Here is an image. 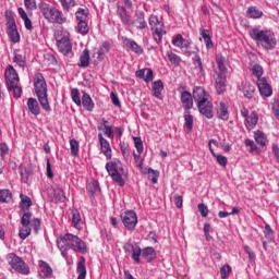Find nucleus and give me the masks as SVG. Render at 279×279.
<instances>
[{
    "label": "nucleus",
    "mask_w": 279,
    "mask_h": 279,
    "mask_svg": "<svg viewBox=\"0 0 279 279\" xmlns=\"http://www.w3.org/2000/svg\"><path fill=\"white\" fill-rule=\"evenodd\" d=\"M57 244L59 250L62 252V256H64V252L69 250H73L76 254H86V252H88L86 242L72 233L61 235L57 240Z\"/></svg>",
    "instance_id": "f257e3e1"
},
{
    "label": "nucleus",
    "mask_w": 279,
    "mask_h": 279,
    "mask_svg": "<svg viewBox=\"0 0 279 279\" xmlns=\"http://www.w3.org/2000/svg\"><path fill=\"white\" fill-rule=\"evenodd\" d=\"M34 88L43 110H45V112H51V105H49V94H47V81L40 72L34 75Z\"/></svg>",
    "instance_id": "f03ea898"
},
{
    "label": "nucleus",
    "mask_w": 279,
    "mask_h": 279,
    "mask_svg": "<svg viewBox=\"0 0 279 279\" xmlns=\"http://www.w3.org/2000/svg\"><path fill=\"white\" fill-rule=\"evenodd\" d=\"M250 36L252 40H255L263 49L266 51H271L276 49L278 40L276 39V34L271 31H260L258 28H253L250 31Z\"/></svg>",
    "instance_id": "7ed1b4c3"
},
{
    "label": "nucleus",
    "mask_w": 279,
    "mask_h": 279,
    "mask_svg": "<svg viewBox=\"0 0 279 279\" xmlns=\"http://www.w3.org/2000/svg\"><path fill=\"white\" fill-rule=\"evenodd\" d=\"M40 12L48 21V23H53L58 25H62L66 23V17H64V14H62V11L58 10L56 7H50L49 4H43L40 7Z\"/></svg>",
    "instance_id": "20e7f679"
},
{
    "label": "nucleus",
    "mask_w": 279,
    "mask_h": 279,
    "mask_svg": "<svg viewBox=\"0 0 279 279\" xmlns=\"http://www.w3.org/2000/svg\"><path fill=\"white\" fill-rule=\"evenodd\" d=\"M148 25L155 43L160 45V43H162V36L167 34V31H165V22L160 21L156 15L153 14L148 19Z\"/></svg>",
    "instance_id": "39448f33"
},
{
    "label": "nucleus",
    "mask_w": 279,
    "mask_h": 279,
    "mask_svg": "<svg viewBox=\"0 0 279 279\" xmlns=\"http://www.w3.org/2000/svg\"><path fill=\"white\" fill-rule=\"evenodd\" d=\"M106 169L116 184L125 186V180H123V163H121V161L107 162Z\"/></svg>",
    "instance_id": "423d86ee"
},
{
    "label": "nucleus",
    "mask_w": 279,
    "mask_h": 279,
    "mask_svg": "<svg viewBox=\"0 0 279 279\" xmlns=\"http://www.w3.org/2000/svg\"><path fill=\"white\" fill-rule=\"evenodd\" d=\"M7 262L14 271H17V274H22V276H29V266H27L25 260L15 253H9L7 255Z\"/></svg>",
    "instance_id": "0eeeda50"
},
{
    "label": "nucleus",
    "mask_w": 279,
    "mask_h": 279,
    "mask_svg": "<svg viewBox=\"0 0 279 279\" xmlns=\"http://www.w3.org/2000/svg\"><path fill=\"white\" fill-rule=\"evenodd\" d=\"M5 21H7V34L11 40V43H21V35L19 34V29L16 28V20H14V15L12 12H5Z\"/></svg>",
    "instance_id": "6e6552de"
},
{
    "label": "nucleus",
    "mask_w": 279,
    "mask_h": 279,
    "mask_svg": "<svg viewBox=\"0 0 279 279\" xmlns=\"http://www.w3.org/2000/svg\"><path fill=\"white\" fill-rule=\"evenodd\" d=\"M191 44L192 41L189 39H184L181 34H178L173 39H172V45L174 47H178L185 56H193L195 51H191Z\"/></svg>",
    "instance_id": "1a4fd4ad"
},
{
    "label": "nucleus",
    "mask_w": 279,
    "mask_h": 279,
    "mask_svg": "<svg viewBox=\"0 0 279 279\" xmlns=\"http://www.w3.org/2000/svg\"><path fill=\"white\" fill-rule=\"evenodd\" d=\"M121 220L126 230H134L138 223V216L134 210H128L121 214Z\"/></svg>",
    "instance_id": "9d476101"
},
{
    "label": "nucleus",
    "mask_w": 279,
    "mask_h": 279,
    "mask_svg": "<svg viewBox=\"0 0 279 279\" xmlns=\"http://www.w3.org/2000/svg\"><path fill=\"white\" fill-rule=\"evenodd\" d=\"M29 219H32V213L26 211L23 214L21 219L22 228L20 229V238L23 240L27 239L32 234V227L29 226Z\"/></svg>",
    "instance_id": "9b49d317"
},
{
    "label": "nucleus",
    "mask_w": 279,
    "mask_h": 279,
    "mask_svg": "<svg viewBox=\"0 0 279 279\" xmlns=\"http://www.w3.org/2000/svg\"><path fill=\"white\" fill-rule=\"evenodd\" d=\"M193 99L196 106H199L206 104V101H210V94H208L204 87L196 86L193 89Z\"/></svg>",
    "instance_id": "f8f14e48"
},
{
    "label": "nucleus",
    "mask_w": 279,
    "mask_h": 279,
    "mask_svg": "<svg viewBox=\"0 0 279 279\" xmlns=\"http://www.w3.org/2000/svg\"><path fill=\"white\" fill-rule=\"evenodd\" d=\"M135 29H147V21H145V12L135 11V14L132 20H130V24Z\"/></svg>",
    "instance_id": "ddd939ff"
},
{
    "label": "nucleus",
    "mask_w": 279,
    "mask_h": 279,
    "mask_svg": "<svg viewBox=\"0 0 279 279\" xmlns=\"http://www.w3.org/2000/svg\"><path fill=\"white\" fill-rule=\"evenodd\" d=\"M4 77H5V84L7 86H14L15 84H19V73L14 69L13 65H8L4 71Z\"/></svg>",
    "instance_id": "4468645a"
},
{
    "label": "nucleus",
    "mask_w": 279,
    "mask_h": 279,
    "mask_svg": "<svg viewBox=\"0 0 279 279\" xmlns=\"http://www.w3.org/2000/svg\"><path fill=\"white\" fill-rule=\"evenodd\" d=\"M123 250L125 254H130V252H132L133 260H135V263H141V255L143 254L141 246L134 245L132 243H125Z\"/></svg>",
    "instance_id": "2eb2a0df"
},
{
    "label": "nucleus",
    "mask_w": 279,
    "mask_h": 279,
    "mask_svg": "<svg viewBox=\"0 0 279 279\" xmlns=\"http://www.w3.org/2000/svg\"><path fill=\"white\" fill-rule=\"evenodd\" d=\"M257 88L262 97H271L274 95V89H271V85L267 83L265 77L257 80Z\"/></svg>",
    "instance_id": "dca6fc26"
},
{
    "label": "nucleus",
    "mask_w": 279,
    "mask_h": 279,
    "mask_svg": "<svg viewBox=\"0 0 279 279\" xmlns=\"http://www.w3.org/2000/svg\"><path fill=\"white\" fill-rule=\"evenodd\" d=\"M57 47L60 53H63V56H69V53L73 51V44H71V39H69L68 37H63L57 40Z\"/></svg>",
    "instance_id": "f3484780"
},
{
    "label": "nucleus",
    "mask_w": 279,
    "mask_h": 279,
    "mask_svg": "<svg viewBox=\"0 0 279 279\" xmlns=\"http://www.w3.org/2000/svg\"><path fill=\"white\" fill-rule=\"evenodd\" d=\"M179 93H181V104L184 110H191L193 108V95H191L190 92L184 90V87H180Z\"/></svg>",
    "instance_id": "a211bd4d"
},
{
    "label": "nucleus",
    "mask_w": 279,
    "mask_h": 279,
    "mask_svg": "<svg viewBox=\"0 0 279 279\" xmlns=\"http://www.w3.org/2000/svg\"><path fill=\"white\" fill-rule=\"evenodd\" d=\"M98 141L100 143V149L104 153V156H106L107 160L112 159V148L110 147V142L104 137V134H98Z\"/></svg>",
    "instance_id": "6ab92c4d"
},
{
    "label": "nucleus",
    "mask_w": 279,
    "mask_h": 279,
    "mask_svg": "<svg viewBox=\"0 0 279 279\" xmlns=\"http://www.w3.org/2000/svg\"><path fill=\"white\" fill-rule=\"evenodd\" d=\"M197 108L201 114H203V117H206V119H213V117H215V112L213 110V102L210 100L197 105Z\"/></svg>",
    "instance_id": "aec40b11"
},
{
    "label": "nucleus",
    "mask_w": 279,
    "mask_h": 279,
    "mask_svg": "<svg viewBox=\"0 0 279 279\" xmlns=\"http://www.w3.org/2000/svg\"><path fill=\"white\" fill-rule=\"evenodd\" d=\"M213 145H218L217 140H210L208 143V147H209V151L211 154V156H214V158H216L218 165H220V167H227L228 165V158L223 155H217L215 153V149H213Z\"/></svg>",
    "instance_id": "412c9836"
},
{
    "label": "nucleus",
    "mask_w": 279,
    "mask_h": 279,
    "mask_svg": "<svg viewBox=\"0 0 279 279\" xmlns=\"http://www.w3.org/2000/svg\"><path fill=\"white\" fill-rule=\"evenodd\" d=\"M226 82H227L226 74H216L215 88L218 95H223V93H226V88H227Z\"/></svg>",
    "instance_id": "4be33fe9"
},
{
    "label": "nucleus",
    "mask_w": 279,
    "mask_h": 279,
    "mask_svg": "<svg viewBox=\"0 0 279 279\" xmlns=\"http://www.w3.org/2000/svg\"><path fill=\"white\" fill-rule=\"evenodd\" d=\"M122 43L126 47V49H130L134 53H143V48L136 44V41L128 38V37H122Z\"/></svg>",
    "instance_id": "5701e85b"
},
{
    "label": "nucleus",
    "mask_w": 279,
    "mask_h": 279,
    "mask_svg": "<svg viewBox=\"0 0 279 279\" xmlns=\"http://www.w3.org/2000/svg\"><path fill=\"white\" fill-rule=\"evenodd\" d=\"M136 77L144 80V82H154V71L151 69H143L135 72Z\"/></svg>",
    "instance_id": "b1692460"
},
{
    "label": "nucleus",
    "mask_w": 279,
    "mask_h": 279,
    "mask_svg": "<svg viewBox=\"0 0 279 279\" xmlns=\"http://www.w3.org/2000/svg\"><path fill=\"white\" fill-rule=\"evenodd\" d=\"M216 64L218 68V72L216 71V74L226 75L228 73V68H226V57H223V54H216Z\"/></svg>",
    "instance_id": "393cba45"
},
{
    "label": "nucleus",
    "mask_w": 279,
    "mask_h": 279,
    "mask_svg": "<svg viewBox=\"0 0 279 279\" xmlns=\"http://www.w3.org/2000/svg\"><path fill=\"white\" fill-rule=\"evenodd\" d=\"M217 117L221 121H228L230 119V111L228 110V105L221 101L217 108Z\"/></svg>",
    "instance_id": "a878e982"
},
{
    "label": "nucleus",
    "mask_w": 279,
    "mask_h": 279,
    "mask_svg": "<svg viewBox=\"0 0 279 279\" xmlns=\"http://www.w3.org/2000/svg\"><path fill=\"white\" fill-rule=\"evenodd\" d=\"M81 104L87 112H93L95 110V102L93 101V98H90V95L86 94V92H83Z\"/></svg>",
    "instance_id": "bb28decb"
},
{
    "label": "nucleus",
    "mask_w": 279,
    "mask_h": 279,
    "mask_svg": "<svg viewBox=\"0 0 279 279\" xmlns=\"http://www.w3.org/2000/svg\"><path fill=\"white\" fill-rule=\"evenodd\" d=\"M242 93L246 99H252L254 93H256V86L252 85L250 82H244L242 84Z\"/></svg>",
    "instance_id": "cd10ccee"
},
{
    "label": "nucleus",
    "mask_w": 279,
    "mask_h": 279,
    "mask_svg": "<svg viewBox=\"0 0 279 279\" xmlns=\"http://www.w3.org/2000/svg\"><path fill=\"white\" fill-rule=\"evenodd\" d=\"M76 274H78L77 279H86V258H84V256L80 257L76 266Z\"/></svg>",
    "instance_id": "c85d7f7f"
},
{
    "label": "nucleus",
    "mask_w": 279,
    "mask_h": 279,
    "mask_svg": "<svg viewBox=\"0 0 279 279\" xmlns=\"http://www.w3.org/2000/svg\"><path fill=\"white\" fill-rule=\"evenodd\" d=\"M27 108L34 117H38V114H40V105H38V100H36V98H28Z\"/></svg>",
    "instance_id": "c756f323"
},
{
    "label": "nucleus",
    "mask_w": 279,
    "mask_h": 279,
    "mask_svg": "<svg viewBox=\"0 0 279 279\" xmlns=\"http://www.w3.org/2000/svg\"><path fill=\"white\" fill-rule=\"evenodd\" d=\"M89 65H90V52L88 51V49H85L80 56L78 66L81 69H88Z\"/></svg>",
    "instance_id": "7c9ffc66"
},
{
    "label": "nucleus",
    "mask_w": 279,
    "mask_h": 279,
    "mask_svg": "<svg viewBox=\"0 0 279 279\" xmlns=\"http://www.w3.org/2000/svg\"><path fill=\"white\" fill-rule=\"evenodd\" d=\"M162 90H165V85L161 80L153 83V95L156 99H162Z\"/></svg>",
    "instance_id": "2f4dec72"
},
{
    "label": "nucleus",
    "mask_w": 279,
    "mask_h": 279,
    "mask_svg": "<svg viewBox=\"0 0 279 279\" xmlns=\"http://www.w3.org/2000/svg\"><path fill=\"white\" fill-rule=\"evenodd\" d=\"M247 130H254L258 123V113L253 111L248 117L245 119Z\"/></svg>",
    "instance_id": "473e14b6"
},
{
    "label": "nucleus",
    "mask_w": 279,
    "mask_h": 279,
    "mask_svg": "<svg viewBox=\"0 0 279 279\" xmlns=\"http://www.w3.org/2000/svg\"><path fill=\"white\" fill-rule=\"evenodd\" d=\"M117 14L118 16H120V20L124 25H130L131 19H130V15L128 14V10H125L124 7L118 5Z\"/></svg>",
    "instance_id": "72a5a7b5"
},
{
    "label": "nucleus",
    "mask_w": 279,
    "mask_h": 279,
    "mask_svg": "<svg viewBox=\"0 0 279 279\" xmlns=\"http://www.w3.org/2000/svg\"><path fill=\"white\" fill-rule=\"evenodd\" d=\"M72 223L76 230H82L84 222L82 221V216L80 215V211H72Z\"/></svg>",
    "instance_id": "f704fd0d"
},
{
    "label": "nucleus",
    "mask_w": 279,
    "mask_h": 279,
    "mask_svg": "<svg viewBox=\"0 0 279 279\" xmlns=\"http://www.w3.org/2000/svg\"><path fill=\"white\" fill-rule=\"evenodd\" d=\"M142 256L147 259L148 263H151V260L156 259V250L151 246L145 247L142 251Z\"/></svg>",
    "instance_id": "c9c22d12"
},
{
    "label": "nucleus",
    "mask_w": 279,
    "mask_h": 279,
    "mask_svg": "<svg viewBox=\"0 0 279 279\" xmlns=\"http://www.w3.org/2000/svg\"><path fill=\"white\" fill-rule=\"evenodd\" d=\"M250 71L254 77H257V80H263V74L265 73L263 65L255 63L250 68Z\"/></svg>",
    "instance_id": "e433bc0d"
},
{
    "label": "nucleus",
    "mask_w": 279,
    "mask_h": 279,
    "mask_svg": "<svg viewBox=\"0 0 279 279\" xmlns=\"http://www.w3.org/2000/svg\"><path fill=\"white\" fill-rule=\"evenodd\" d=\"M248 19H260L263 16V11L258 7H250L246 11Z\"/></svg>",
    "instance_id": "4c0bfd02"
},
{
    "label": "nucleus",
    "mask_w": 279,
    "mask_h": 279,
    "mask_svg": "<svg viewBox=\"0 0 279 279\" xmlns=\"http://www.w3.org/2000/svg\"><path fill=\"white\" fill-rule=\"evenodd\" d=\"M77 22H88V8H80L75 13Z\"/></svg>",
    "instance_id": "58836bf2"
},
{
    "label": "nucleus",
    "mask_w": 279,
    "mask_h": 279,
    "mask_svg": "<svg viewBox=\"0 0 279 279\" xmlns=\"http://www.w3.org/2000/svg\"><path fill=\"white\" fill-rule=\"evenodd\" d=\"M167 57H168L170 64H172L174 66H180V64L182 62V58H180V56H178L175 52L170 50V51H167Z\"/></svg>",
    "instance_id": "ea45409f"
},
{
    "label": "nucleus",
    "mask_w": 279,
    "mask_h": 279,
    "mask_svg": "<svg viewBox=\"0 0 279 279\" xmlns=\"http://www.w3.org/2000/svg\"><path fill=\"white\" fill-rule=\"evenodd\" d=\"M20 208H22L23 210H28L29 208H32V198H29V196L25 194H20Z\"/></svg>",
    "instance_id": "a19ab883"
},
{
    "label": "nucleus",
    "mask_w": 279,
    "mask_h": 279,
    "mask_svg": "<svg viewBox=\"0 0 279 279\" xmlns=\"http://www.w3.org/2000/svg\"><path fill=\"white\" fill-rule=\"evenodd\" d=\"M13 62L21 69H25L27 66V58L23 54L14 53Z\"/></svg>",
    "instance_id": "79ce46f5"
},
{
    "label": "nucleus",
    "mask_w": 279,
    "mask_h": 279,
    "mask_svg": "<svg viewBox=\"0 0 279 279\" xmlns=\"http://www.w3.org/2000/svg\"><path fill=\"white\" fill-rule=\"evenodd\" d=\"M254 140L257 145H260V147H265L267 143V137L265 136V133H263V131H255Z\"/></svg>",
    "instance_id": "37998d69"
},
{
    "label": "nucleus",
    "mask_w": 279,
    "mask_h": 279,
    "mask_svg": "<svg viewBox=\"0 0 279 279\" xmlns=\"http://www.w3.org/2000/svg\"><path fill=\"white\" fill-rule=\"evenodd\" d=\"M12 202V192L10 190H0V203L10 204Z\"/></svg>",
    "instance_id": "c03bdc74"
},
{
    "label": "nucleus",
    "mask_w": 279,
    "mask_h": 279,
    "mask_svg": "<svg viewBox=\"0 0 279 279\" xmlns=\"http://www.w3.org/2000/svg\"><path fill=\"white\" fill-rule=\"evenodd\" d=\"M77 34H81L82 36H86L88 34V22H77V26L75 27Z\"/></svg>",
    "instance_id": "a18cd8bd"
},
{
    "label": "nucleus",
    "mask_w": 279,
    "mask_h": 279,
    "mask_svg": "<svg viewBox=\"0 0 279 279\" xmlns=\"http://www.w3.org/2000/svg\"><path fill=\"white\" fill-rule=\"evenodd\" d=\"M53 195H54V199L56 202H66V195L64 194V190L57 187L53 190Z\"/></svg>",
    "instance_id": "49530a36"
},
{
    "label": "nucleus",
    "mask_w": 279,
    "mask_h": 279,
    "mask_svg": "<svg viewBox=\"0 0 279 279\" xmlns=\"http://www.w3.org/2000/svg\"><path fill=\"white\" fill-rule=\"evenodd\" d=\"M39 269H40L41 274H44L46 277H49V276H51V274H53L51 266H49V264H47V262H40Z\"/></svg>",
    "instance_id": "de8ad7c7"
},
{
    "label": "nucleus",
    "mask_w": 279,
    "mask_h": 279,
    "mask_svg": "<svg viewBox=\"0 0 279 279\" xmlns=\"http://www.w3.org/2000/svg\"><path fill=\"white\" fill-rule=\"evenodd\" d=\"M8 90H12L13 92V97H15V99H19L21 97V95L23 94V88H21V86H19V83H15L12 86H7Z\"/></svg>",
    "instance_id": "09e8293b"
},
{
    "label": "nucleus",
    "mask_w": 279,
    "mask_h": 279,
    "mask_svg": "<svg viewBox=\"0 0 279 279\" xmlns=\"http://www.w3.org/2000/svg\"><path fill=\"white\" fill-rule=\"evenodd\" d=\"M71 156H77L80 154V142L73 138L70 141Z\"/></svg>",
    "instance_id": "8fccbe9b"
},
{
    "label": "nucleus",
    "mask_w": 279,
    "mask_h": 279,
    "mask_svg": "<svg viewBox=\"0 0 279 279\" xmlns=\"http://www.w3.org/2000/svg\"><path fill=\"white\" fill-rule=\"evenodd\" d=\"M158 178H160V172L149 168L148 169V180H150L153 182V184H158Z\"/></svg>",
    "instance_id": "3c124183"
},
{
    "label": "nucleus",
    "mask_w": 279,
    "mask_h": 279,
    "mask_svg": "<svg viewBox=\"0 0 279 279\" xmlns=\"http://www.w3.org/2000/svg\"><path fill=\"white\" fill-rule=\"evenodd\" d=\"M71 97H72V101H74V104L76 106H82V98L80 97V89L73 88L71 90Z\"/></svg>",
    "instance_id": "603ef678"
},
{
    "label": "nucleus",
    "mask_w": 279,
    "mask_h": 279,
    "mask_svg": "<svg viewBox=\"0 0 279 279\" xmlns=\"http://www.w3.org/2000/svg\"><path fill=\"white\" fill-rule=\"evenodd\" d=\"M183 117L185 121V128L189 130V132H191V130H193V114L185 112Z\"/></svg>",
    "instance_id": "864d4df0"
},
{
    "label": "nucleus",
    "mask_w": 279,
    "mask_h": 279,
    "mask_svg": "<svg viewBox=\"0 0 279 279\" xmlns=\"http://www.w3.org/2000/svg\"><path fill=\"white\" fill-rule=\"evenodd\" d=\"M230 274H232V267L230 265H223L221 268H220V277L222 279H226L230 276Z\"/></svg>",
    "instance_id": "5fc2aeb1"
},
{
    "label": "nucleus",
    "mask_w": 279,
    "mask_h": 279,
    "mask_svg": "<svg viewBox=\"0 0 279 279\" xmlns=\"http://www.w3.org/2000/svg\"><path fill=\"white\" fill-rule=\"evenodd\" d=\"M108 51H110V43L105 41V43H102L100 48L96 51V54L99 58L100 56H104V53H108Z\"/></svg>",
    "instance_id": "6e6d98bb"
},
{
    "label": "nucleus",
    "mask_w": 279,
    "mask_h": 279,
    "mask_svg": "<svg viewBox=\"0 0 279 279\" xmlns=\"http://www.w3.org/2000/svg\"><path fill=\"white\" fill-rule=\"evenodd\" d=\"M63 10H71V8H75V0H59Z\"/></svg>",
    "instance_id": "4d7b16f0"
},
{
    "label": "nucleus",
    "mask_w": 279,
    "mask_h": 279,
    "mask_svg": "<svg viewBox=\"0 0 279 279\" xmlns=\"http://www.w3.org/2000/svg\"><path fill=\"white\" fill-rule=\"evenodd\" d=\"M135 149L137 150V154H143L144 147H143V140L141 137H133Z\"/></svg>",
    "instance_id": "13d9d810"
},
{
    "label": "nucleus",
    "mask_w": 279,
    "mask_h": 279,
    "mask_svg": "<svg viewBox=\"0 0 279 279\" xmlns=\"http://www.w3.org/2000/svg\"><path fill=\"white\" fill-rule=\"evenodd\" d=\"M193 62H194V64H197V69L199 71V73L202 75H204V65L202 63V58L199 57V54H195Z\"/></svg>",
    "instance_id": "bf43d9fd"
},
{
    "label": "nucleus",
    "mask_w": 279,
    "mask_h": 279,
    "mask_svg": "<svg viewBox=\"0 0 279 279\" xmlns=\"http://www.w3.org/2000/svg\"><path fill=\"white\" fill-rule=\"evenodd\" d=\"M24 5L31 12L37 8L36 0H24Z\"/></svg>",
    "instance_id": "052dcab7"
},
{
    "label": "nucleus",
    "mask_w": 279,
    "mask_h": 279,
    "mask_svg": "<svg viewBox=\"0 0 279 279\" xmlns=\"http://www.w3.org/2000/svg\"><path fill=\"white\" fill-rule=\"evenodd\" d=\"M29 227L33 228V230H35L36 232H38V230H40V219H29Z\"/></svg>",
    "instance_id": "680f3d73"
},
{
    "label": "nucleus",
    "mask_w": 279,
    "mask_h": 279,
    "mask_svg": "<svg viewBox=\"0 0 279 279\" xmlns=\"http://www.w3.org/2000/svg\"><path fill=\"white\" fill-rule=\"evenodd\" d=\"M264 234L267 239H274V229H271V226L265 225Z\"/></svg>",
    "instance_id": "e2e57ef3"
},
{
    "label": "nucleus",
    "mask_w": 279,
    "mask_h": 279,
    "mask_svg": "<svg viewBox=\"0 0 279 279\" xmlns=\"http://www.w3.org/2000/svg\"><path fill=\"white\" fill-rule=\"evenodd\" d=\"M198 213H201L202 217H208V206L206 204H198Z\"/></svg>",
    "instance_id": "0e129e2a"
},
{
    "label": "nucleus",
    "mask_w": 279,
    "mask_h": 279,
    "mask_svg": "<svg viewBox=\"0 0 279 279\" xmlns=\"http://www.w3.org/2000/svg\"><path fill=\"white\" fill-rule=\"evenodd\" d=\"M120 150L122 153L123 158H130V149H128V146L125 144L120 145Z\"/></svg>",
    "instance_id": "69168bd1"
},
{
    "label": "nucleus",
    "mask_w": 279,
    "mask_h": 279,
    "mask_svg": "<svg viewBox=\"0 0 279 279\" xmlns=\"http://www.w3.org/2000/svg\"><path fill=\"white\" fill-rule=\"evenodd\" d=\"M173 199H174V204L177 206V208H182V204H183V198L180 194H175L173 196Z\"/></svg>",
    "instance_id": "338daca9"
},
{
    "label": "nucleus",
    "mask_w": 279,
    "mask_h": 279,
    "mask_svg": "<svg viewBox=\"0 0 279 279\" xmlns=\"http://www.w3.org/2000/svg\"><path fill=\"white\" fill-rule=\"evenodd\" d=\"M272 110H274V114H275L276 119L279 120V100L277 102H275Z\"/></svg>",
    "instance_id": "774afa93"
}]
</instances>
